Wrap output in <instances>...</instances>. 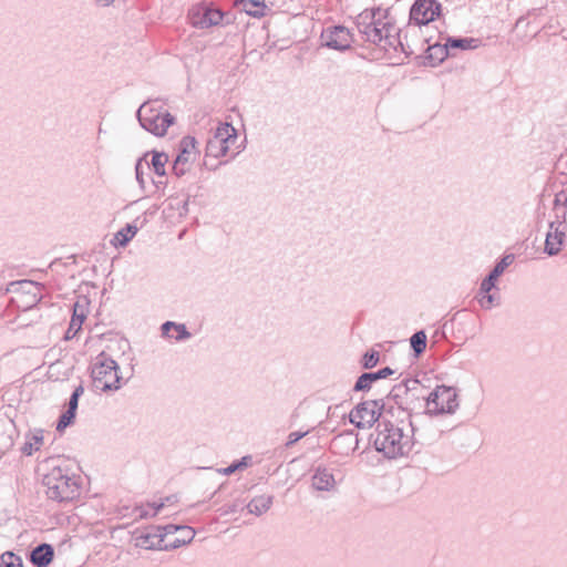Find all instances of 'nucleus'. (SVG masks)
I'll use <instances>...</instances> for the list:
<instances>
[{
	"label": "nucleus",
	"mask_w": 567,
	"mask_h": 567,
	"mask_svg": "<svg viewBox=\"0 0 567 567\" xmlns=\"http://www.w3.org/2000/svg\"><path fill=\"white\" fill-rule=\"evenodd\" d=\"M415 426L413 420H402L384 414L375 426L373 445L389 460L408 456L414 446Z\"/></svg>",
	"instance_id": "nucleus-1"
},
{
	"label": "nucleus",
	"mask_w": 567,
	"mask_h": 567,
	"mask_svg": "<svg viewBox=\"0 0 567 567\" xmlns=\"http://www.w3.org/2000/svg\"><path fill=\"white\" fill-rule=\"evenodd\" d=\"M381 406L390 417L412 420L425 410L426 386L416 378H405L392 386Z\"/></svg>",
	"instance_id": "nucleus-2"
},
{
	"label": "nucleus",
	"mask_w": 567,
	"mask_h": 567,
	"mask_svg": "<svg viewBox=\"0 0 567 567\" xmlns=\"http://www.w3.org/2000/svg\"><path fill=\"white\" fill-rule=\"evenodd\" d=\"M64 460L48 457L40 464L41 468L49 470L42 476L45 495L58 503H68L78 498L81 494V478L71 473L66 466H62Z\"/></svg>",
	"instance_id": "nucleus-3"
},
{
	"label": "nucleus",
	"mask_w": 567,
	"mask_h": 567,
	"mask_svg": "<svg viewBox=\"0 0 567 567\" xmlns=\"http://www.w3.org/2000/svg\"><path fill=\"white\" fill-rule=\"evenodd\" d=\"M117 362L104 351L99 353L91 367V378L96 389L102 392L116 391L121 388L122 377Z\"/></svg>",
	"instance_id": "nucleus-4"
},
{
	"label": "nucleus",
	"mask_w": 567,
	"mask_h": 567,
	"mask_svg": "<svg viewBox=\"0 0 567 567\" xmlns=\"http://www.w3.org/2000/svg\"><path fill=\"white\" fill-rule=\"evenodd\" d=\"M458 394L455 388L445 384L436 385L433 391L426 390V406L423 414H453L458 409Z\"/></svg>",
	"instance_id": "nucleus-5"
},
{
	"label": "nucleus",
	"mask_w": 567,
	"mask_h": 567,
	"mask_svg": "<svg viewBox=\"0 0 567 567\" xmlns=\"http://www.w3.org/2000/svg\"><path fill=\"white\" fill-rule=\"evenodd\" d=\"M381 8L365 10L357 18V28L362 40L375 45H381L384 31L393 28L390 23L381 22Z\"/></svg>",
	"instance_id": "nucleus-6"
},
{
	"label": "nucleus",
	"mask_w": 567,
	"mask_h": 567,
	"mask_svg": "<svg viewBox=\"0 0 567 567\" xmlns=\"http://www.w3.org/2000/svg\"><path fill=\"white\" fill-rule=\"evenodd\" d=\"M383 402L384 398L360 402L351 410L350 422L357 429H369L374 423L378 424L380 420L384 419L385 409L381 406Z\"/></svg>",
	"instance_id": "nucleus-7"
},
{
	"label": "nucleus",
	"mask_w": 567,
	"mask_h": 567,
	"mask_svg": "<svg viewBox=\"0 0 567 567\" xmlns=\"http://www.w3.org/2000/svg\"><path fill=\"white\" fill-rule=\"evenodd\" d=\"M237 138V130L230 123H219L213 137L207 141L205 157L219 158L227 155L230 145L234 144Z\"/></svg>",
	"instance_id": "nucleus-8"
},
{
	"label": "nucleus",
	"mask_w": 567,
	"mask_h": 567,
	"mask_svg": "<svg viewBox=\"0 0 567 567\" xmlns=\"http://www.w3.org/2000/svg\"><path fill=\"white\" fill-rule=\"evenodd\" d=\"M321 45L336 51H347L354 42L353 35L348 28L341 24L330 25L322 30Z\"/></svg>",
	"instance_id": "nucleus-9"
},
{
	"label": "nucleus",
	"mask_w": 567,
	"mask_h": 567,
	"mask_svg": "<svg viewBox=\"0 0 567 567\" xmlns=\"http://www.w3.org/2000/svg\"><path fill=\"white\" fill-rule=\"evenodd\" d=\"M442 4L437 0H415L410 8V22L427 25L440 17Z\"/></svg>",
	"instance_id": "nucleus-10"
},
{
	"label": "nucleus",
	"mask_w": 567,
	"mask_h": 567,
	"mask_svg": "<svg viewBox=\"0 0 567 567\" xmlns=\"http://www.w3.org/2000/svg\"><path fill=\"white\" fill-rule=\"evenodd\" d=\"M188 16L194 28L208 29L221 24L225 13L220 9L205 4L193 8Z\"/></svg>",
	"instance_id": "nucleus-11"
},
{
	"label": "nucleus",
	"mask_w": 567,
	"mask_h": 567,
	"mask_svg": "<svg viewBox=\"0 0 567 567\" xmlns=\"http://www.w3.org/2000/svg\"><path fill=\"white\" fill-rule=\"evenodd\" d=\"M133 538L136 547L148 550H162L164 534H162V526H150L145 530H135Z\"/></svg>",
	"instance_id": "nucleus-12"
},
{
	"label": "nucleus",
	"mask_w": 567,
	"mask_h": 567,
	"mask_svg": "<svg viewBox=\"0 0 567 567\" xmlns=\"http://www.w3.org/2000/svg\"><path fill=\"white\" fill-rule=\"evenodd\" d=\"M359 447L358 434L353 430H346L342 433L336 435L332 441L330 449L334 454L349 455Z\"/></svg>",
	"instance_id": "nucleus-13"
},
{
	"label": "nucleus",
	"mask_w": 567,
	"mask_h": 567,
	"mask_svg": "<svg viewBox=\"0 0 567 567\" xmlns=\"http://www.w3.org/2000/svg\"><path fill=\"white\" fill-rule=\"evenodd\" d=\"M174 123L175 116L166 112V114H162L157 117H144L143 123H140V125L155 136H164L168 127Z\"/></svg>",
	"instance_id": "nucleus-14"
},
{
	"label": "nucleus",
	"mask_w": 567,
	"mask_h": 567,
	"mask_svg": "<svg viewBox=\"0 0 567 567\" xmlns=\"http://www.w3.org/2000/svg\"><path fill=\"white\" fill-rule=\"evenodd\" d=\"M515 256L513 254L504 255L499 261L493 267L488 275L481 281L482 291L486 292V289L497 290L496 282L503 275L505 269L513 264Z\"/></svg>",
	"instance_id": "nucleus-15"
},
{
	"label": "nucleus",
	"mask_w": 567,
	"mask_h": 567,
	"mask_svg": "<svg viewBox=\"0 0 567 567\" xmlns=\"http://www.w3.org/2000/svg\"><path fill=\"white\" fill-rule=\"evenodd\" d=\"M54 558V547L48 543H41L29 553V560L34 567H49Z\"/></svg>",
	"instance_id": "nucleus-16"
},
{
	"label": "nucleus",
	"mask_w": 567,
	"mask_h": 567,
	"mask_svg": "<svg viewBox=\"0 0 567 567\" xmlns=\"http://www.w3.org/2000/svg\"><path fill=\"white\" fill-rule=\"evenodd\" d=\"M198 155L199 151L197 148L196 138L192 135L182 137L178 143L176 158L193 164Z\"/></svg>",
	"instance_id": "nucleus-17"
},
{
	"label": "nucleus",
	"mask_w": 567,
	"mask_h": 567,
	"mask_svg": "<svg viewBox=\"0 0 567 567\" xmlns=\"http://www.w3.org/2000/svg\"><path fill=\"white\" fill-rule=\"evenodd\" d=\"M450 55V47L447 40L444 44L439 42L434 44H429L425 55H424V65L436 66L441 64L447 56Z\"/></svg>",
	"instance_id": "nucleus-18"
},
{
	"label": "nucleus",
	"mask_w": 567,
	"mask_h": 567,
	"mask_svg": "<svg viewBox=\"0 0 567 567\" xmlns=\"http://www.w3.org/2000/svg\"><path fill=\"white\" fill-rule=\"evenodd\" d=\"M406 32L408 31L399 30L395 35H392L390 34V30L384 31L382 43L379 47L382 48L383 50H388V48H393L394 50H398V48H400L406 58L410 56L411 54H413V50L410 48L409 44H405L403 42V39H406Z\"/></svg>",
	"instance_id": "nucleus-19"
},
{
	"label": "nucleus",
	"mask_w": 567,
	"mask_h": 567,
	"mask_svg": "<svg viewBox=\"0 0 567 567\" xmlns=\"http://www.w3.org/2000/svg\"><path fill=\"white\" fill-rule=\"evenodd\" d=\"M559 227L560 226L555 225L554 229L549 228V231L546 235L544 251L548 256H556L561 250V245L564 244L566 231L561 230Z\"/></svg>",
	"instance_id": "nucleus-20"
},
{
	"label": "nucleus",
	"mask_w": 567,
	"mask_h": 567,
	"mask_svg": "<svg viewBox=\"0 0 567 567\" xmlns=\"http://www.w3.org/2000/svg\"><path fill=\"white\" fill-rule=\"evenodd\" d=\"M80 398L72 395L69 398L66 410L59 416L56 431L62 432L75 421Z\"/></svg>",
	"instance_id": "nucleus-21"
},
{
	"label": "nucleus",
	"mask_w": 567,
	"mask_h": 567,
	"mask_svg": "<svg viewBox=\"0 0 567 567\" xmlns=\"http://www.w3.org/2000/svg\"><path fill=\"white\" fill-rule=\"evenodd\" d=\"M85 318L86 313L84 306H81L79 302H75L73 305L72 318L64 336L66 340L73 339L78 334V332L82 329V324Z\"/></svg>",
	"instance_id": "nucleus-22"
},
{
	"label": "nucleus",
	"mask_w": 567,
	"mask_h": 567,
	"mask_svg": "<svg viewBox=\"0 0 567 567\" xmlns=\"http://www.w3.org/2000/svg\"><path fill=\"white\" fill-rule=\"evenodd\" d=\"M333 474L326 467H317L312 475V486L317 491H330L334 487Z\"/></svg>",
	"instance_id": "nucleus-23"
},
{
	"label": "nucleus",
	"mask_w": 567,
	"mask_h": 567,
	"mask_svg": "<svg viewBox=\"0 0 567 567\" xmlns=\"http://www.w3.org/2000/svg\"><path fill=\"white\" fill-rule=\"evenodd\" d=\"M486 292L482 291V286H480L478 291L475 296L477 302L484 310H491L495 307L501 306V295L499 289H486Z\"/></svg>",
	"instance_id": "nucleus-24"
},
{
	"label": "nucleus",
	"mask_w": 567,
	"mask_h": 567,
	"mask_svg": "<svg viewBox=\"0 0 567 567\" xmlns=\"http://www.w3.org/2000/svg\"><path fill=\"white\" fill-rule=\"evenodd\" d=\"M148 154L152 155L151 163H146L147 168H152L153 172L158 177H164L166 175V163L168 162V155L164 152L158 151H152L144 154V157H146Z\"/></svg>",
	"instance_id": "nucleus-25"
},
{
	"label": "nucleus",
	"mask_w": 567,
	"mask_h": 567,
	"mask_svg": "<svg viewBox=\"0 0 567 567\" xmlns=\"http://www.w3.org/2000/svg\"><path fill=\"white\" fill-rule=\"evenodd\" d=\"M274 502L271 495H259L255 496L247 505V509L250 514L260 516L269 511Z\"/></svg>",
	"instance_id": "nucleus-26"
},
{
	"label": "nucleus",
	"mask_w": 567,
	"mask_h": 567,
	"mask_svg": "<svg viewBox=\"0 0 567 567\" xmlns=\"http://www.w3.org/2000/svg\"><path fill=\"white\" fill-rule=\"evenodd\" d=\"M158 100H152L144 102L136 111V118L138 123H143L144 117H157L162 114H166L167 111H163L162 106H155Z\"/></svg>",
	"instance_id": "nucleus-27"
},
{
	"label": "nucleus",
	"mask_w": 567,
	"mask_h": 567,
	"mask_svg": "<svg viewBox=\"0 0 567 567\" xmlns=\"http://www.w3.org/2000/svg\"><path fill=\"white\" fill-rule=\"evenodd\" d=\"M450 51L457 50H473L476 49L480 44V40L476 38H461V37H447L446 38Z\"/></svg>",
	"instance_id": "nucleus-28"
},
{
	"label": "nucleus",
	"mask_w": 567,
	"mask_h": 567,
	"mask_svg": "<svg viewBox=\"0 0 567 567\" xmlns=\"http://www.w3.org/2000/svg\"><path fill=\"white\" fill-rule=\"evenodd\" d=\"M427 344V337L424 330H419L410 338V346L415 358L421 357Z\"/></svg>",
	"instance_id": "nucleus-29"
},
{
	"label": "nucleus",
	"mask_w": 567,
	"mask_h": 567,
	"mask_svg": "<svg viewBox=\"0 0 567 567\" xmlns=\"http://www.w3.org/2000/svg\"><path fill=\"white\" fill-rule=\"evenodd\" d=\"M244 11L255 18H260L265 16V11L267 6L265 0H241Z\"/></svg>",
	"instance_id": "nucleus-30"
},
{
	"label": "nucleus",
	"mask_w": 567,
	"mask_h": 567,
	"mask_svg": "<svg viewBox=\"0 0 567 567\" xmlns=\"http://www.w3.org/2000/svg\"><path fill=\"white\" fill-rule=\"evenodd\" d=\"M137 233V227L133 224H126L115 234V246L125 247Z\"/></svg>",
	"instance_id": "nucleus-31"
},
{
	"label": "nucleus",
	"mask_w": 567,
	"mask_h": 567,
	"mask_svg": "<svg viewBox=\"0 0 567 567\" xmlns=\"http://www.w3.org/2000/svg\"><path fill=\"white\" fill-rule=\"evenodd\" d=\"M43 443V434L42 431L39 430L34 432L31 437L24 442L21 447L22 454L30 456L33 452L38 451Z\"/></svg>",
	"instance_id": "nucleus-32"
},
{
	"label": "nucleus",
	"mask_w": 567,
	"mask_h": 567,
	"mask_svg": "<svg viewBox=\"0 0 567 567\" xmlns=\"http://www.w3.org/2000/svg\"><path fill=\"white\" fill-rule=\"evenodd\" d=\"M252 457L250 455L243 456L240 460L234 461L230 465L227 467H223L218 470V473L223 475H231L236 473L237 471H241L249 465H251Z\"/></svg>",
	"instance_id": "nucleus-33"
},
{
	"label": "nucleus",
	"mask_w": 567,
	"mask_h": 567,
	"mask_svg": "<svg viewBox=\"0 0 567 567\" xmlns=\"http://www.w3.org/2000/svg\"><path fill=\"white\" fill-rule=\"evenodd\" d=\"M374 382H375L374 375H372L371 372H363L357 379V381L353 385V391L354 392H367L371 389V386Z\"/></svg>",
	"instance_id": "nucleus-34"
},
{
	"label": "nucleus",
	"mask_w": 567,
	"mask_h": 567,
	"mask_svg": "<svg viewBox=\"0 0 567 567\" xmlns=\"http://www.w3.org/2000/svg\"><path fill=\"white\" fill-rule=\"evenodd\" d=\"M0 567H23V563L19 555L6 551L0 556Z\"/></svg>",
	"instance_id": "nucleus-35"
},
{
	"label": "nucleus",
	"mask_w": 567,
	"mask_h": 567,
	"mask_svg": "<svg viewBox=\"0 0 567 567\" xmlns=\"http://www.w3.org/2000/svg\"><path fill=\"white\" fill-rule=\"evenodd\" d=\"M19 285L23 290H25L28 293L33 295V301L37 302L41 299V296L38 297L41 289L43 288V285L40 282L31 281V280H21L19 281Z\"/></svg>",
	"instance_id": "nucleus-36"
},
{
	"label": "nucleus",
	"mask_w": 567,
	"mask_h": 567,
	"mask_svg": "<svg viewBox=\"0 0 567 567\" xmlns=\"http://www.w3.org/2000/svg\"><path fill=\"white\" fill-rule=\"evenodd\" d=\"M379 360H380L379 351L371 349L362 355L361 365L363 369L369 370V369L374 368L379 363Z\"/></svg>",
	"instance_id": "nucleus-37"
},
{
	"label": "nucleus",
	"mask_w": 567,
	"mask_h": 567,
	"mask_svg": "<svg viewBox=\"0 0 567 567\" xmlns=\"http://www.w3.org/2000/svg\"><path fill=\"white\" fill-rule=\"evenodd\" d=\"M190 163L175 158L172 166V172L176 177H182L192 168Z\"/></svg>",
	"instance_id": "nucleus-38"
},
{
	"label": "nucleus",
	"mask_w": 567,
	"mask_h": 567,
	"mask_svg": "<svg viewBox=\"0 0 567 567\" xmlns=\"http://www.w3.org/2000/svg\"><path fill=\"white\" fill-rule=\"evenodd\" d=\"M554 210V217L555 219L549 221V228L554 229L555 225L561 226L563 224L567 223V213L566 208H553Z\"/></svg>",
	"instance_id": "nucleus-39"
},
{
	"label": "nucleus",
	"mask_w": 567,
	"mask_h": 567,
	"mask_svg": "<svg viewBox=\"0 0 567 567\" xmlns=\"http://www.w3.org/2000/svg\"><path fill=\"white\" fill-rule=\"evenodd\" d=\"M310 431L311 430L290 432L287 437V441L285 443V446L287 449L291 447L297 442H299L301 439L306 437L310 433Z\"/></svg>",
	"instance_id": "nucleus-40"
},
{
	"label": "nucleus",
	"mask_w": 567,
	"mask_h": 567,
	"mask_svg": "<svg viewBox=\"0 0 567 567\" xmlns=\"http://www.w3.org/2000/svg\"><path fill=\"white\" fill-rule=\"evenodd\" d=\"M174 330L177 332V334L174 337V339L178 342L185 341L192 338V333L187 330V327L185 323H178L175 322Z\"/></svg>",
	"instance_id": "nucleus-41"
},
{
	"label": "nucleus",
	"mask_w": 567,
	"mask_h": 567,
	"mask_svg": "<svg viewBox=\"0 0 567 567\" xmlns=\"http://www.w3.org/2000/svg\"><path fill=\"white\" fill-rule=\"evenodd\" d=\"M244 509L243 503L235 501L230 504H225L219 511L220 515H233Z\"/></svg>",
	"instance_id": "nucleus-42"
},
{
	"label": "nucleus",
	"mask_w": 567,
	"mask_h": 567,
	"mask_svg": "<svg viewBox=\"0 0 567 567\" xmlns=\"http://www.w3.org/2000/svg\"><path fill=\"white\" fill-rule=\"evenodd\" d=\"M135 177L141 187V189H145V179H144V167H143V158H138L135 164Z\"/></svg>",
	"instance_id": "nucleus-43"
},
{
	"label": "nucleus",
	"mask_w": 567,
	"mask_h": 567,
	"mask_svg": "<svg viewBox=\"0 0 567 567\" xmlns=\"http://www.w3.org/2000/svg\"><path fill=\"white\" fill-rule=\"evenodd\" d=\"M553 208H567V193L565 190H560L555 195Z\"/></svg>",
	"instance_id": "nucleus-44"
},
{
	"label": "nucleus",
	"mask_w": 567,
	"mask_h": 567,
	"mask_svg": "<svg viewBox=\"0 0 567 567\" xmlns=\"http://www.w3.org/2000/svg\"><path fill=\"white\" fill-rule=\"evenodd\" d=\"M187 544H189V538L188 539L175 538L174 542L162 545V550H173V549L179 548Z\"/></svg>",
	"instance_id": "nucleus-45"
},
{
	"label": "nucleus",
	"mask_w": 567,
	"mask_h": 567,
	"mask_svg": "<svg viewBox=\"0 0 567 567\" xmlns=\"http://www.w3.org/2000/svg\"><path fill=\"white\" fill-rule=\"evenodd\" d=\"M394 373V370L390 367L381 368L378 371L371 372L372 375H374L375 382L381 379H385Z\"/></svg>",
	"instance_id": "nucleus-46"
},
{
	"label": "nucleus",
	"mask_w": 567,
	"mask_h": 567,
	"mask_svg": "<svg viewBox=\"0 0 567 567\" xmlns=\"http://www.w3.org/2000/svg\"><path fill=\"white\" fill-rule=\"evenodd\" d=\"M178 532L181 533V538L182 539H188L189 538V543L195 537V530L190 526L182 525Z\"/></svg>",
	"instance_id": "nucleus-47"
},
{
	"label": "nucleus",
	"mask_w": 567,
	"mask_h": 567,
	"mask_svg": "<svg viewBox=\"0 0 567 567\" xmlns=\"http://www.w3.org/2000/svg\"><path fill=\"white\" fill-rule=\"evenodd\" d=\"M174 327H175V321H165L164 323H162V326H161L162 336L165 338H172V336L169 334V331L173 330Z\"/></svg>",
	"instance_id": "nucleus-48"
},
{
	"label": "nucleus",
	"mask_w": 567,
	"mask_h": 567,
	"mask_svg": "<svg viewBox=\"0 0 567 567\" xmlns=\"http://www.w3.org/2000/svg\"><path fill=\"white\" fill-rule=\"evenodd\" d=\"M188 205H189V196H187L182 202L177 203V210L179 213V216H185L188 214Z\"/></svg>",
	"instance_id": "nucleus-49"
},
{
	"label": "nucleus",
	"mask_w": 567,
	"mask_h": 567,
	"mask_svg": "<svg viewBox=\"0 0 567 567\" xmlns=\"http://www.w3.org/2000/svg\"><path fill=\"white\" fill-rule=\"evenodd\" d=\"M165 506V502H153V503H148L147 504V507L152 508V514H151V517H154L156 516Z\"/></svg>",
	"instance_id": "nucleus-50"
},
{
	"label": "nucleus",
	"mask_w": 567,
	"mask_h": 567,
	"mask_svg": "<svg viewBox=\"0 0 567 567\" xmlns=\"http://www.w3.org/2000/svg\"><path fill=\"white\" fill-rule=\"evenodd\" d=\"M181 526L182 525H174V524H168L166 526H163L162 534H164V537H165L167 534L176 533L179 530Z\"/></svg>",
	"instance_id": "nucleus-51"
},
{
	"label": "nucleus",
	"mask_w": 567,
	"mask_h": 567,
	"mask_svg": "<svg viewBox=\"0 0 567 567\" xmlns=\"http://www.w3.org/2000/svg\"><path fill=\"white\" fill-rule=\"evenodd\" d=\"M135 512L137 513V517H140V518L151 517V514H152L144 506L136 507Z\"/></svg>",
	"instance_id": "nucleus-52"
},
{
	"label": "nucleus",
	"mask_w": 567,
	"mask_h": 567,
	"mask_svg": "<svg viewBox=\"0 0 567 567\" xmlns=\"http://www.w3.org/2000/svg\"><path fill=\"white\" fill-rule=\"evenodd\" d=\"M152 183L154 185L155 188L159 189V188H164L166 186V182H164L162 179V177H159V179H152Z\"/></svg>",
	"instance_id": "nucleus-53"
},
{
	"label": "nucleus",
	"mask_w": 567,
	"mask_h": 567,
	"mask_svg": "<svg viewBox=\"0 0 567 567\" xmlns=\"http://www.w3.org/2000/svg\"><path fill=\"white\" fill-rule=\"evenodd\" d=\"M84 393V386L82 384H79L72 392V395H75L78 398H81V395Z\"/></svg>",
	"instance_id": "nucleus-54"
},
{
	"label": "nucleus",
	"mask_w": 567,
	"mask_h": 567,
	"mask_svg": "<svg viewBox=\"0 0 567 567\" xmlns=\"http://www.w3.org/2000/svg\"><path fill=\"white\" fill-rule=\"evenodd\" d=\"M162 502H165V505L174 504L177 502V495H168L165 498H163Z\"/></svg>",
	"instance_id": "nucleus-55"
},
{
	"label": "nucleus",
	"mask_w": 567,
	"mask_h": 567,
	"mask_svg": "<svg viewBox=\"0 0 567 567\" xmlns=\"http://www.w3.org/2000/svg\"><path fill=\"white\" fill-rule=\"evenodd\" d=\"M115 0H95L96 3H99L102 7H109L112 4Z\"/></svg>",
	"instance_id": "nucleus-56"
},
{
	"label": "nucleus",
	"mask_w": 567,
	"mask_h": 567,
	"mask_svg": "<svg viewBox=\"0 0 567 567\" xmlns=\"http://www.w3.org/2000/svg\"><path fill=\"white\" fill-rule=\"evenodd\" d=\"M225 163H226V162H219L217 165H215V166L213 167V169L217 168L219 165H223V164H225Z\"/></svg>",
	"instance_id": "nucleus-57"
}]
</instances>
